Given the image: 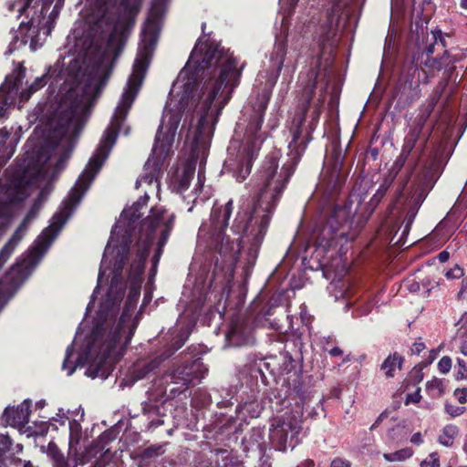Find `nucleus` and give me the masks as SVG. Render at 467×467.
Listing matches in <instances>:
<instances>
[{"instance_id": "63", "label": "nucleus", "mask_w": 467, "mask_h": 467, "mask_svg": "<svg viewBox=\"0 0 467 467\" xmlns=\"http://www.w3.org/2000/svg\"><path fill=\"white\" fill-rule=\"evenodd\" d=\"M323 104V99H318V106Z\"/></svg>"}, {"instance_id": "18", "label": "nucleus", "mask_w": 467, "mask_h": 467, "mask_svg": "<svg viewBox=\"0 0 467 467\" xmlns=\"http://www.w3.org/2000/svg\"><path fill=\"white\" fill-rule=\"evenodd\" d=\"M30 400H25L19 406L7 407L2 416V421L5 425L21 429L29 421L30 416Z\"/></svg>"}, {"instance_id": "15", "label": "nucleus", "mask_w": 467, "mask_h": 467, "mask_svg": "<svg viewBox=\"0 0 467 467\" xmlns=\"http://www.w3.org/2000/svg\"><path fill=\"white\" fill-rule=\"evenodd\" d=\"M422 130L419 128L410 127L406 134L400 156L397 158L394 166L400 169L410 155L413 153L417 161H422L426 145L431 136V131L426 136H421Z\"/></svg>"}, {"instance_id": "58", "label": "nucleus", "mask_w": 467, "mask_h": 467, "mask_svg": "<svg viewBox=\"0 0 467 467\" xmlns=\"http://www.w3.org/2000/svg\"><path fill=\"white\" fill-rule=\"evenodd\" d=\"M463 451L467 454V438L464 441L463 446H462Z\"/></svg>"}, {"instance_id": "54", "label": "nucleus", "mask_w": 467, "mask_h": 467, "mask_svg": "<svg viewBox=\"0 0 467 467\" xmlns=\"http://www.w3.org/2000/svg\"><path fill=\"white\" fill-rule=\"evenodd\" d=\"M314 462L308 459L301 462L297 467H314Z\"/></svg>"}, {"instance_id": "48", "label": "nucleus", "mask_w": 467, "mask_h": 467, "mask_svg": "<svg viewBox=\"0 0 467 467\" xmlns=\"http://www.w3.org/2000/svg\"><path fill=\"white\" fill-rule=\"evenodd\" d=\"M204 180H205L204 173L202 171H199L198 178H197V187L194 189L195 191H197L199 188L200 189L202 188Z\"/></svg>"}, {"instance_id": "45", "label": "nucleus", "mask_w": 467, "mask_h": 467, "mask_svg": "<svg viewBox=\"0 0 467 467\" xmlns=\"http://www.w3.org/2000/svg\"><path fill=\"white\" fill-rule=\"evenodd\" d=\"M420 399H421V396H420V389H418L414 393L409 394L407 396V398H406V404H409V403H418V402H420Z\"/></svg>"}, {"instance_id": "23", "label": "nucleus", "mask_w": 467, "mask_h": 467, "mask_svg": "<svg viewBox=\"0 0 467 467\" xmlns=\"http://www.w3.org/2000/svg\"><path fill=\"white\" fill-rule=\"evenodd\" d=\"M116 439L115 431L112 430H107L102 432L94 444L90 445L86 449L87 461L91 458L97 457L99 454H102L103 452H107L109 449L107 446L109 442Z\"/></svg>"}, {"instance_id": "6", "label": "nucleus", "mask_w": 467, "mask_h": 467, "mask_svg": "<svg viewBox=\"0 0 467 467\" xmlns=\"http://www.w3.org/2000/svg\"><path fill=\"white\" fill-rule=\"evenodd\" d=\"M287 41L288 32L283 19L281 32L275 35L268 65L258 73L255 80L261 92L251 109H245L244 119L237 123L235 136L228 146V155L223 167L225 171L232 172L239 182L251 173L253 161L257 158L264 141L268 137L267 131L262 129L264 115L284 67Z\"/></svg>"}, {"instance_id": "9", "label": "nucleus", "mask_w": 467, "mask_h": 467, "mask_svg": "<svg viewBox=\"0 0 467 467\" xmlns=\"http://www.w3.org/2000/svg\"><path fill=\"white\" fill-rule=\"evenodd\" d=\"M65 0H16L7 5L9 13L24 16L18 30L14 34L8 52L29 44L31 50L42 47L54 27Z\"/></svg>"}, {"instance_id": "42", "label": "nucleus", "mask_w": 467, "mask_h": 467, "mask_svg": "<svg viewBox=\"0 0 467 467\" xmlns=\"http://www.w3.org/2000/svg\"><path fill=\"white\" fill-rule=\"evenodd\" d=\"M11 445V440L8 435L0 434V451H5L9 450Z\"/></svg>"}, {"instance_id": "5", "label": "nucleus", "mask_w": 467, "mask_h": 467, "mask_svg": "<svg viewBox=\"0 0 467 467\" xmlns=\"http://www.w3.org/2000/svg\"><path fill=\"white\" fill-rule=\"evenodd\" d=\"M149 255L147 251H138L135 259L130 265L129 278L132 281L128 297L125 301L123 310L118 319L115 318L123 298L126 285L121 278V272L116 270L119 257L118 253L109 256L104 271L108 267V262L114 259L112 277L107 294L103 297L94 319V327L90 334L85 337L84 345L81 347L77 361L69 365V358L73 354L74 343L69 345L66 350V357L62 364V369L71 376L77 367L88 365L86 375L91 379H106L114 368L116 357L121 354V350L130 342L137 326L138 316H133L140 295L141 275L144 271V263ZM125 262V259L123 260ZM124 263H122L123 269ZM106 273L101 276L103 277ZM102 279V278H100ZM101 280H98V285L94 289L91 300L87 306L89 312L95 295L99 290Z\"/></svg>"}, {"instance_id": "53", "label": "nucleus", "mask_w": 467, "mask_h": 467, "mask_svg": "<svg viewBox=\"0 0 467 467\" xmlns=\"http://www.w3.org/2000/svg\"><path fill=\"white\" fill-rule=\"evenodd\" d=\"M329 354L333 357L343 355V350L338 347H335L329 350Z\"/></svg>"}, {"instance_id": "31", "label": "nucleus", "mask_w": 467, "mask_h": 467, "mask_svg": "<svg viewBox=\"0 0 467 467\" xmlns=\"http://www.w3.org/2000/svg\"><path fill=\"white\" fill-rule=\"evenodd\" d=\"M158 410L151 405H145L143 407V412L148 417L149 420V428H157L160 425L164 423L163 420L153 418L154 415H158Z\"/></svg>"}, {"instance_id": "32", "label": "nucleus", "mask_w": 467, "mask_h": 467, "mask_svg": "<svg viewBox=\"0 0 467 467\" xmlns=\"http://www.w3.org/2000/svg\"><path fill=\"white\" fill-rule=\"evenodd\" d=\"M426 388L430 391H437L438 394H441L443 391L442 380L433 378L426 383Z\"/></svg>"}, {"instance_id": "47", "label": "nucleus", "mask_w": 467, "mask_h": 467, "mask_svg": "<svg viewBox=\"0 0 467 467\" xmlns=\"http://www.w3.org/2000/svg\"><path fill=\"white\" fill-rule=\"evenodd\" d=\"M410 442L416 445H420L423 442V439L420 432L414 433L410 438Z\"/></svg>"}, {"instance_id": "37", "label": "nucleus", "mask_w": 467, "mask_h": 467, "mask_svg": "<svg viewBox=\"0 0 467 467\" xmlns=\"http://www.w3.org/2000/svg\"><path fill=\"white\" fill-rule=\"evenodd\" d=\"M458 371H457V379H467V365L464 360L458 358Z\"/></svg>"}, {"instance_id": "36", "label": "nucleus", "mask_w": 467, "mask_h": 467, "mask_svg": "<svg viewBox=\"0 0 467 467\" xmlns=\"http://www.w3.org/2000/svg\"><path fill=\"white\" fill-rule=\"evenodd\" d=\"M445 410L448 414L452 417H457L462 415L465 411V408L462 406H456L452 404H446Z\"/></svg>"}, {"instance_id": "16", "label": "nucleus", "mask_w": 467, "mask_h": 467, "mask_svg": "<svg viewBox=\"0 0 467 467\" xmlns=\"http://www.w3.org/2000/svg\"><path fill=\"white\" fill-rule=\"evenodd\" d=\"M23 78L20 73L15 76H8L0 87V119L6 117L8 109L16 102L23 103L27 99L22 98L21 93H26L22 88Z\"/></svg>"}, {"instance_id": "14", "label": "nucleus", "mask_w": 467, "mask_h": 467, "mask_svg": "<svg viewBox=\"0 0 467 467\" xmlns=\"http://www.w3.org/2000/svg\"><path fill=\"white\" fill-rule=\"evenodd\" d=\"M201 365L199 360H193L191 363H186L178 367L173 371L165 374L163 381L167 386L165 387L164 392H169V396H175L184 391L196 379L195 373Z\"/></svg>"}, {"instance_id": "62", "label": "nucleus", "mask_w": 467, "mask_h": 467, "mask_svg": "<svg viewBox=\"0 0 467 467\" xmlns=\"http://www.w3.org/2000/svg\"><path fill=\"white\" fill-rule=\"evenodd\" d=\"M16 448H17V451H21L22 450V445L21 444H17Z\"/></svg>"}, {"instance_id": "29", "label": "nucleus", "mask_w": 467, "mask_h": 467, "mask_svg": "<svg viewBox=\"0 0 467 467\" xmlns=\"http://www.w3.org/2000/svg\"><path fill=\"white\" fill-rule=\"evenodd\" d=\"M413 455V451L410 448H403L395 452L384 453L383 457L388 462H402Z\"/></svg>"}, {"instance_id": "57", "label": "nucleus", "mask_w": 467, "mask_h": 467, "mask_svg": "<svg viewBox=\"0 0 467 467\" xmlns=\"http://www.w3.org/2000/svg\"><path fill=\"white\" fill-rule=\"evenodd\" d=\"M402 192V187H399L397 190H396V195H397V198H399Z\"/></svg>"}, {"instance_id": "11", "label": "nucleus", "mask_w": 467, "mask_h": 467, "mask_svg": "<svg viewBox=\"0 0 467 467\" xmlns=\"http://www.w3.org/2000/svg\"><path fill=\"white\" fill-rule=\"evenodd\" d=\"M303 410L300 406L285 411L273 419L269 438L274 447L281 451L288 448L294 449L299 442L298 435L302 431Z\"/></svg>"}, {"instance_id": "52", "label": "nucleus", "mask_w": 467, "mask_h": 467, "mask_svg": "<svg viewBox=\"0 0 467 467\" xmlns=\"http://www.w3.org/2000/svg\"><path fill=\"white\" fill-rule=\"evenodd\" d=\"M409 290L412 293L419 292L420 290V285L418 282H412L409 285Z\"/></svg>"}, {"instance_id": "51", "label": "nucleus", "mask_w": 467, "mask_h": 467, "mask_svg": "<svg viewBox=\"0 0 467 467\" xmlns=\"http://www.w3.org/2000/svg\"><path fill=\"white\" fill-rule=\"evenodd\" d=\"M450 254L447 251H442L438 254V259L441 263H445L449 260Z\"/></svg>"}, {"instance_id": "44", "label": "nucleus", "mask_w": 467, "mask_h": 467, "mask_svg": "<svg viewBox=\"0 0 467 467\" xmlns=\"http://www.w3.org/2000/svg\"><path fill=\"white\" fill-rule=\"evenodd\" d=\"M425 349V344L421 341H416L411 348V354L413 355H420L423 350Z\"/></svg>"}, {"instance_id": "60", "label": "nucleus", "mask_w": 467, "mask_h": 467, "mask_svg": "<svg viewBox=\"0 0 467 467\" xmlns=\"http://www.w3.org/2000/svg\"><path fill=\"white\" fill-rule=\"evenodd\" d=\"M59 61L55 65V71L58 68H60Z\"/></svg>"}, {"instance_id": "38", "label": "nucleus", "mask_w": 467, "mask_h": 467, "mask_svg": "<svg viewBox=\"0 0 467 467\" xmlns=\"http://www.w3.org/2000/svg\"><path fill=\"white\" fill-rule=\"evenodd\" d=\"M440 147H437L431 150L430 155V169H434L436 165L440 164Z\"/></svg>"}, {"instance_id": "34", "label": "nucleus", "mask_w": 467, "mask_h": 467, "mask_svg": "<svg viewBox=\"0 0 467 467\" xmlns=\"http://www.w3.org/2000/svg\"><path fill=\"white\" fill-rule=\"evenodd\" d=\"M451 368V358L448 356L442 357L438 362V369L442 374H447Z\"/></svg>"}, {"instance_id": "55", "label": "nucleus", "mask_w": 467, "mask_h": 467, "mask_svg": "<svg viewBox=\"0 0 467 467\" xmlns=\"http://www.w3.org/2000/svg\"><path fill=\"white\" fill-rule=\"evenodd\" d=\"M460 350L464 356L467 357V341H464L461 344Z\"/></svg>"}, {"instance_id": "43", "label": "nucleus", "mask_w": 467, "mask_h": 467, "mask_svg": "<svg viewBox=\"0 0 467 467\" xmlns=\"http://www.w3.org/2000/svg\"><path fill=\"white\" fill-rule=\"evenodd\" d=\"M458 299L467 298V276L462 279L461 288L457 294Z\"/></svg>"}, {"instance_id": "1", "label": "nucleus", "mask_w": 467, "mask_h": 467, "mask_svg": "<svg viewBox=\"0 0 467 467\" xmlns=\"http://www.w3.org/2000/svg\"><path fill=\"white\" fill-rule=\"evenodd\" d=\"M141 0H87L90 32L77 39V55L60 71L65 79L58 106L49 120L47 140L26 144L24 157H70L89 107L105 87L123 48L120 26L140 9Z\"/></svg>"}, {"instance_id": "25", "label": "nucleus", "mask_w": 467, "mask_h": 467, "mask_svg": "<svg viewBox=\"0 0 467 467\" xmlns=\"http://www.w3.org/2000/svg\"><path fill=\"white\" fill-rule=\"evenodd\" d=\"M438 98L433 97L428 99L425 103H423L419 109V114L416 117L413 125L414 128H419L420 130H423V128L429 119L431 114L434 110L436 104L438 102Z\"/></svg>"}, {"instance_id": "7", "label": "nucleus", "mask_w": 467, "mask_h": 467, "mask_svg": "<svg viewBox=\"0 0 467 467\" xmlns=\"http://www.w3.org/2000/svg\"><path fill=\"white\" fill-rule=\"evenodd\" d=\"M149 199L148 191H145L143 196L121 213L104 250L99 281L105 274L104 267L109 257L115 253H118V257H119L116 270L117 272L121 270L123 260L126 259L130 250V239L135 235V229L138 225H140L139 243L142 246L139 251L149 252L150 244L153 241L157 242L150 270V277L155 276L163 247L174 225L175 214L162 206H154L150 209V214L143 221H140L142 215L141 210L147 205Z\"/></svg>"}, {"instance_id": "49", "label": "nucleus", "mask_w": 467, "mask_h": 467, "mask_svg": "<svg viewBox=\"0 0 467 467\" xmlns=\"http://www.w3.org/2000/svg\"><path fill=\"white\" fill-rule=\"evenodd\" d=\"M7 218L0 216V237L4 234L5 230L7 226Z\"/></svg>"}, {"instance_id": "19", "label": "nucleus", "mask_w": 467, "mask_h": 467, "mask_svg": "<svg viewBox=\"0 0 467 467\" xmlns=\"http://www.w3.org/2000/svg\"><path fill=\"white\" fill-rule=\"evenodd\" d=\"M47 454L51 461L52 467H78V464H84L87 461V458L79 457L78 452L76 456L73 453L71 456L67 454V457H65L54 442L48 443Z\"/></svg>"}, {"instance_id": "50", "label": "nucleus", "mask_w": 467, "mask_h": 467, "mask_svg": "<svg viewBox=\"0 0 467 467\" xmlns=\"http://www.w3.org/2000/svg\"><path fill=\"white\" fill-rule=\"evenodd\" d=\"M14 463L16 467H34L30 462H23L20 459L14 460Z\"/></svg>"}, {"instance_id": "30", "label": "nucleus", "mask_w": 467, "mask_h": 467, "mask_svg": "<svg viewBox=\"0 0 467 467\" xmlns=\"http://www.w3.org/2000/svg\"><path fill=\"white\" fill-rule=\"evenodd\" d=\"M48 71H50V68L48 69ZM48 74H49V72H47V74H44L41 77L36 78L35 79V81L30 85L29 88L27 90H26V93H21L22 98H24V99H28L33 93L36 92L37 90L42 88L44 86H46V84L47 83V75Z\"/></svg>"}, {"instance_id": "46", "label": "nucleus", "mask_w": 467, "mask_h": 467, "mask_svg": "<svg viewBox=\"0 0 467 467\" xmlns=\"http://www.w3.org/2000/svg\"><path fill=\"white\" fill-rule=\"evenodd\" d=\"M372 309V305L370 302H367L365 303L364 305H360L358 306V315L359 316H367L368 314L370 313Z\"/></svg>"}, {"instance_id": "59", "label": "nucleus", "mask_w": 467, "mask_h": 467, "mask_svg": "<svg viewBox=\"0 0 467 467\" xmlns=\"http://www.w3.org/2000/svg\"><path fill=\"white\" fill-rule=\"evenodd\" d=\"M226 453H227V451H217L216 455H217V456H218L219 454L223 455V454H226Z\"/></svg>"}, {"instance_id": "24", "label": "nucleus", "mask_w": 467, "mask_h": 467, "mask_svg": "<svg viewBox=\"0 0 467 467\" xmlns=\"http://www.w3.org/2000/svg\"><path fill=\"white\" fill-rule=\"evenodd\" d=\"M195 173V164L193 162H187L181 173H178L172 182L173 188L180 193L186 191L193 179Z\"/></svg>"}, {"instance_id": "12", "label": "nucleus", "mask_w": 467, "mask_h": 467, "mask_svg": "<svg viewBox=\"0 0 467 467\" xmlns=\"http://www.w3.org/2000/svg\"><path fill=\"white\" fill-rule=\"evenodd\" d=\"M198 316L199 314L197 311L191 310V313H189V310L187 309L182 315L179 317L176 324V329L179 330V333L176 335V337H172L171 348L167 349L163 354H161L160 358L146 365L144 373L139 376L140 379L143 378L145 374L156 368L162 360L170 358L175 351L180 349L184 345L192 332V329L196 324Z\"/></svg>"}, {"instance_id": "10", "label": "nucleus", "mask_w": 467, "mask_h": 467, "mask_svg": "<svg viewBox=\"0 0 467 467\" xmlns=\"http://www.w3.org/2000/svg\"><path fill=\"white\" fill-rule=\"evenodd\" d=\"M424 38L425 33L422 30L421 41H420L419 36L416 42V50L412 56V63L415 65L416 69L420 68L425 73L444 70L445 79L442 83V88H444L452 78L456 69L455 65L460 60V57L452 55L448 50H444L441 56H432L438 44L443 48L446 47V40L440 29L431 31V38L429 36H426V41H424Z\"/></svg>"}, {"instance_id": "27", "label": "nucleus", "mask_w": 467, "mask_h": 467, "mask_svg": "<svg viewBox=\"0 0 467 467\" xmlns=\"http://www.w3.org/2000/svg\"><path fill=\"white\" fill-rule=\"evenodd\" d=\"M402 365V358L397 354L393 353L387 357V358L381 364V370L384 371V374L388 378H393L396 369H400Z\"/></svg>"}, {"instance_id": "21", "label": "nucleus", "mask_w": 467, "mask_h": 467, "mask_svg": "<svg viewBox=\"0 0 467 467\" xmlns=\"http://www.w3.org/2000/svg\"><path fill=\"white\" fill-rule=\"evenodd\" d=\"M55 421H59L60 425H65L66 422H68L69 428V441H68V455L71 456L73 453L77 455V445L79 443L81 438V425L76 420H69L68 417L65 415L62 410H59V412L57 414L56 418H53Z\"/></svg>"}, {"instance_id": "61", "label": "nucleus", "mask_w": 467, "mask_h": 467, "mask_svg": "<svg viewBox=\"0 0 467 467\" xmlns=\"http://www.w3.org/2000/svg\"><path fill=\"white\" fill-rule=\"evenodd\" d=\"M296 64H293V65L291 66V68H292V72H295V70H296Z\"/></svg>"}, {"instance_id": "17", "label": "nucleus", "mask_w": 467, "mask_h": 467, "mask_svg": "<svg viewBox=\"0 0 467 467\" xmlns=\"http://www.w3.org/2000/svg\"><path fill=\"white\" fill-rule=\"evenodd\" d=\"M341 163L336 161L330 167L326 164L322 171L318 187L323 189L328 195H334L338 192L346 181V174L342 171Z\"/></svg>"}, {"instance_id": "13", "label": "nucleus", "mask_w": 467, "mask_h": 467, "mask_svg": "<svg viewBox=\"0 0 467 467\" xmlns=\"http://www.w3.org/2000/svg\"><path fill=\"white\" fill-rule=\"evenodd\" d=\"M350 0H333L332 8L317 32V41L322 50L330 47L334 44V39L337 32L339 20L349 16L347 7Z\"/></svg>"}, {"instance_id": "35", "label": "nucleus", "mask_w": 467, "mask_h": 467, "mask_svg": "<svg viewBox=\"0 0 467 467\" xmlns=\"http://www.w3.org/2000/svg\"><path fill=\"white\" fill-rule=\"evenodd\" d=\"M444 275L448 279H459L464 275V272L462 267L456 265L454 267L447 270Z\"/></svg>"}, {"instance_id": "3", "label": "nucleus", "mask_w": 467, "mask_h": 467, "mask_svg": "<svg viewBox=\"0 0 467 467\" xmlns=\"http://www.w3.org/2000/svg\"><path fill=\"white\" fill-rule=\"evenodd\" d=\"M317 76L318 71L311 69L306 80L300 77L303 87L302 112L293 119L290 128L292 140L288 145L287 161L279 169V152H273L265 157L259 171L262 189L258 198L249 214L245 211L237 213L230 229L235 237L231 238L226 234L228 221L233 213V200H229L224 205L213 207L210 230L204 223L200 226L199 236L209 235L211 247L223 259L229 258L237 262L239 256L245 254L246 264L249 266L254 265L276 203L311 140L314 122L319 117L320 111L317 109L312 123L305 126L306 112L316 90Z\"/></svg>"}, {"instance_id": "28", "label": "nucleus", "mask_w": 467, "mask_h": 467, "mask_svg": "<svg viewBox=\"0 0 467 467\" xmlns=\"http://www.w3.org/2000/svg\"><path fill=\"white\" fill-rule=\"evenodd\" d=\"M458 434V428L453 425H447L443 428L442 433L439 437V442L446 447H450L453 443L454 438Z\"/></svg>"}, {"instance_id": "39", "label": "nucleus", "mask_w": 467, "mask_h": 467, "mask_svg": "<svg viewBox=\"0 0 467 467\" xmlns=\"http://www.w3.org/2000/svg\"><path fill=\"white\" fill-rule=\"evenodd\" d=\"M439 285V282L431 278H425L422 281L421 286L426 290V293L429 295L431 290Z\"/></svg>"}, {"instance_id": "4", "label": "nucleus", "mask_w": 467, "mask_h": 467, "mask_svg": "<svg viewBox=\"0 0 467 467\" xmlns=\"http://www.w3.org/2000/svg\"><path fill=\"white\" fill-rule=\"evenodd\" d=\"M150 59V58H135L132 72L115 109L110 124L105 130L95 153L89 159L88 163L79 175L67 197L62 202L59 210L51 218L49 226L42 231L33 245L0 280V310L33 273L53 241L74 213L84 194L88 190L95 176L108 159L112 147L116 143L120 127L141 87ZM37 210L36 204H34L16 232L1 249L0 269L9 259L16 247L27 233L29 225L36 217Z\"/></svg>"}, {"instance_id": "2", "label": "nucleus", "mask_w": 467, "mask_h": 467, "mask_svg": "<svg viewBox=\"0 0 467 467\" xmlns=\"http://www.w3.org/2000/svg\"><path fill=\"white\" fill-rule=\"evenodd\" d=\"M241 74L242 67H237L236 58L218 47L208 46L200 40L196 43L169 94L152 153L145 163L144 173L136 182L137 188L146 185L148 193L159 191L161 167L171 151L182 112L186 109L194 107L198 116L194 145H205L213 134L223 109L239 84Z\"/></svg>"}, {"instance_id": "26", "label": "nucleus", "mask_w": 467, "mask_h": 467, "mask_svg": "<svg viewBox=\"0 0 467 467\" xmlns=\"http://www.w3.org/2000/svg\"><path fill=\"white\" fill-rule=\"evenodd\" d=\"M427 194H428V191L425 189V187L423 185H419L417 187V189L415 190L414 193L411 196L410 202H412V205L409 212L410 214H409V220H408L407 225L411 223V222L413 221L419 208L420 207L421 203L427 197ZM408 226H406V228Z\"/></svg>"}, {"instance_id": "40", "label": "nucleus", "mask_w": 467, "mask_h": 467, "mask_svg": "<svg viewBox=\"0 0 467 467\" xmlns=\"http://www.w3.org/2000/svg\"><path fill=\"white\" fill-rule=\"evenodd\" d=\"M329 467H351V462L346 459L337 457L331 461Z\"/></svg>"}, {"instance_id": "8", "label": "nucleus", "mask_w": 467, "mask_h": 467, "mask_svg": "<svg viewBox=\"0 0 467 467\" xmlns=\"http://www.w3.org/2000/svg\"><path fill=\"white\" fill-rule=\"evenodd\" d=\"M395 177L396 174L389 171L383 178L379 189L368 202L369 212L366 216L357 213L360 200L355 195H351V199L345 202L344 204L336 206L317 236L318 249L325 251L332 246L339 245L340 251L344 244L354 240L359 229L393 184Z\"/></svg>"}, {"instance_id": "22", "label": "nucleus", "mask_w": 467, "mask_h": 467, "mask_svg": "<svg viewBox=\"0 0 467 467\" xmlns=\"http://www.w3.org/2000/svg\"><path fill=\"white\" fill-rule=\"evenodd\" d=\"M226 340L231 346L254 344L253 330L243 324L234 323L226 334Z\"/></svg>"}, {"instance_id": "41", "label": "nucleus", "mask_w": 467, "mask_h": 467, "mask_svg": "<svg viewBox=\"0 0 467 467\" xmlns=\"http://www.w3.org/2000/svg\"><path fill=\"white\" fill-rule=\"evenodd\" d=\"M454 396L460 403L464 404L467 401V389H455Z\"/></svg>"}, {"instance_id": "56", "label": "nucleus", "mask_w": 467, "mask_h": 467, "mask_svg": "<svg viewBox=\"0 0 467 467\" xmlns=\"http://www.w3.org/2000/svg\"><path fill=\"white\" fill-rule=\"evenodd\" d=\"M460 5L463 9H467V0H461Z\"/></svg>"}, {"instance_id": "64", "label": "nucleus", "mask_w": 467, "mask_h": 467, "mask_svg": "<svg viewBox=\"0 0 467 467\" xmlns=\"http://www.w3.org/2000/svg\"><path fill=\"white\" fill-rule=\"evenodd\" d=\"M377 423H378V420L370 427V430H373L374 428H376Z\"/></svg>"}, {"instance_id": "20", "label": "nucleus", "mask_w": 467, "mask_h": 467, "mask_svg": "<svg viewBox=\"0 0 467 467\" xmlns=\"http://www.w3.org/2000/svg\"><path fill=\"white\" fill-rule=\"evenodd\" d=\"M20 128L14 133L9 132L5 128L0 130V161L5 162L13 154L20 140Z\"/></svg>"}, {"instance_id": "33", "label": "nucleus", "mask_w": 467, "mask_h": 467, "mask_svg": "<svg viewBox=\"0 0 467 467\" xmlns=\"http://www.w3.org/2000/svg\"><path fill=\"white\" fill-rule=\"evenodd\" d=\"M420 467H440V456L438 452H431L429 459L420 462Z\"/></svg>"}]
</instances>
